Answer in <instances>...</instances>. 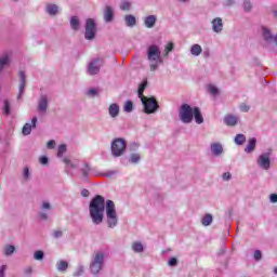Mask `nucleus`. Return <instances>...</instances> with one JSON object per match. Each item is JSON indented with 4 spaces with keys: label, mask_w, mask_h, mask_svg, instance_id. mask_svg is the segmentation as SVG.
Here are the masks:
<instances>
[{
    "label": "nucleus",
    "mask_w": 277,
    "mask_h": 277,
    "mask_svg": "<svg viewBox=\"0 0 277 277\" xmlns=\"http://www.w3.org/2000/svg\"><path fill=\"white\" fill-rule=\"evenodd\" d=\"M89 211L93 224H102L105 215V198L101 195L95 196L90 202Z\"/></svg>",
    "instance_id": "1"
},
{
    "label": "nucleus",
    "mask_w": 277,
    "mask_h": 277,
    "mask_svg": "<svg viewBox=\"0 0 277 277\" xmlns=\"http://www.w3.org/2000/svg\"><path fill=\"white\" fill-rule=\"evenodd\" d=\"M147 60L150 63L149 68L151 72H155L161 64H163V57H161V50L159 45L151 44L147 49Z\"/></svg>",
    "instance_id": "2"
},
{
    "label": "nucleus",
    "mask_w": 277,
    "mask_h": 277,
    "mask_svg": "<svg viewBox=\"0 0 277 277\" xmlns=\"http://www.w3.org/2000/svg\"><path fill=\"white\" fill-rule=\"evenodd\" d=\"M106 217L108 228L118 226V213L116 212V205L111 200L106 201Z\"/></svg>",
    "instance_id": "3"
},
{
    "label": "nucleus",
    "mask_w": 277,
    "mask_h": 277,
    "mask_svg": "<svg viewBox=\"0 0 277 277\" xmlns=\"http://www.w3.org/2000/svg\"><path fill=\"white\" fill-rule=\"evenodd\" d=\"M127 150V141L124 138H115L111 142V155L114 157H122Z\"/></svg>",
    "instance_id": "4"
},
{
    "label": "nucleus",
    "mask_w": 277,
    "mask_h": 277,
    "mask_svg": "<svg viewBox=\"0 0 277 277\" xmlns=\"http://www.w3.org/2000/svg\"><path fill=\"white\" fill-rule=\"evenodd\" d=\"M104 263H105V253L101 251L96 252L90 266L92 274H98V272L103 269Z\"/></svg>",
    "instance_id": "5"
},
{
    "label": "nucleus",
    "mask_w": 277,
    "mask_h": 277,
    "mask_svg": "<svg viewBox=\"0 0 277 277\" xmlns=\"http://www.w3.org/2000/svg\"><path fill=\"white\" fill-rule=\"evenodd\" d=\"M180 119L185 124H189L194 120V108L188 104H183L180 108Z\"/></svg>",
    "instance_id": "6"
},
{
    "label": "nucleus",
    "mask_w": 277,
    "mask_h": 277,
    "mask_svg": "<svg viewBox=\"0 0 277 277\" xmlns=\"http://www.w3.org/2000/svg\"><path fill=\"white\" fill-rule=\"evenodd\" d=\"M143 105H144V111L145 114H155L157 109H159V103H157V98L155 97H143L141 98Z\"/></svg>",
    "instance_id": "7"
},
{
    "label": "nucleus",
    "mask_w": 277,
    "mask_h": 277,
    "mask_svg": "<svg viewBox=\"0 0 277 277\" xmlns=\"http://www.w3.org/2000/svg\"><path fill=\"white\" fill-rule=\"evenodd\" d=\"M85 40H94L96 38V22L94 18H88L85 23Z\"/></svg>",
    "instance_id": "8"
},
{
    "label": "nucleus",
    "mask_w": 277,
    "mask_h": 277,
    "mask_svg": "<svg viewBox=\"0 0 277 277\" xmlns=\"http://www.w3.org/2000/svg\"><path fill=\"white\" fill-rule=\"evenodd\" d=\"M101 66H103V58H95L89 63L88 74L98 75L101 72Z\"/></svg>",
    "instance_id": "9"
},
{
    "label": "nucleus",
    "mask_w": 277,
    "mask_h": 277,
    "mask_svg": "<svg viewBox=\"0 0 277 277\" xmlns=\"http://www.w3.org/2000/svg\"><path fill=\"white\" fill-rule=\"evenodd\" d=\"M269 153H265L262 154L259 159H258V164L260 166V168H262L263 170H269V166H271V160H269Z\"/></svg>",
    "instance_id": "10"
},
{
    "label": "nucleus",
    "mask_w": 277,
    "mask_h": 277,
    "mask_svg": "<svg viewBox=\"0 0 277 277\" xmlns=\"http://www.w3.org/2000/svg\"><path fill=\"white\" fill-rule=\"evenodd\" d=\"M47 109H49V97L47 95H40L38 111H40V114H47Z\"/></svg>",
    "instance_id": "11"
},
{
    "label": "nucleus",
    "mask_w": 277,
    "mask_h": 277,
    "mask_svg": "<svg viewBox=\"0 0 277 277\" xmlns=\"http://www.w3.org/2000/svg\"><path fill=\"white\" fill-rule=\"evenodd\" d=\"M25 85H27V76H25V71H19V94L17 98L21 100L25 92Z\"/></svg>",
    "instance_id": "12"
},
{
    "label": "nucleus",
    "mask_w": 277,
    "mask_h": 277,
    "mask_svg": "<svg viewBox=\"0 0 277 277\" xmlns=\"http://www.w3.org/2000/svg\"><path fill=\"white\" fill-rule=\"evenodd\" d=\"M31 122H32V126L30 123H25V126L23 127V130H22L23 135L31 134V129H36V123L38 122V117H34Z\"/></svg>",
    "instance_id": "13"
},
{
    "label": "nucleus",
    "mask_w": 277,
    "mask_h": 277,
    "mask_svg": "<svg viewBox=\"0 0 277 277\" xmlns=\"http://www.w3.org/2000/svg\"><path fill=\"white\" fill-rule=\"evenodd\" d=\"M212 29L215 34H221L222 29H224V23L221 17H216L212 21Z\"/></svg>",
    "instance_id": "14"
},
{
    "label": "nucleus",
    "mask_w": 277,
    "mask_h": 277,
    "mask_svg": "<svg viewBox=\"0 0 277 277\" xmlns=\"http://www.w3.org/2000/svg\"><path fill=\"white\" fill-rule=\"evenodd\" d=\"M104 21L106 23H111L114 21V9L111 6L107 5L104 11Z\"/></svg>",
    "instance_id": "15"
},
{
    "label": "nucleus",
    "mask_w": 277,
    "mask_h": 277,
    "mask_svg": "<svg viewBox=\"0 0 277 277\" xmlns=\"http://www.w3.org/2000/svg\"><path fill=\"white\" fill-rule=\"evenodd\" d=\"M263 31V38L266 42H275L276 41V36L272 35L269 29L262 27Z\"/></svg>",
    "instance_id": "16"
},
{
    "label": "nucleus",
    "mask_w": 277,
    "mask_h": 277,
    "mask_svg": "<svg viewBox=\"0 0 277 277\" xmlns=\"http://www.w3.org/2000/svg\"><path fill=\"white\" fill-rule=\"evenodd\" d=\"M156 23H157V16L148 15L147 17H145L144 24H145V27H147L148 29H153Z\"/></svg>",
    "instance_id": "17"
},
{
    "label": "nucleus",
    "mask_w": 277,
    "mask_h": 277,
    "mask_svg": "<svg viewBox=\"0 0 277 277\" xmlns=\"http://www.w3.org/2000/svg\"><path fill=\"white\" fill-rule=\"evenodd\" d=\"M239 118H237V116H233V115H227L224 118V122L225 124H227V127H235V124H237Z\"/></svg>",
    "instance_id": "18"
},
{
    "label": "nucleus",
    "mask_w": 277,
    "mask_h": 277,
    "mask_svg": "<svg viewBox=\"0 0 277 277\" xmlns=\"http://www.w3.org/2000/svg\"><path fill=\"white\" fill-rule=\"evenodd\" d=\"M146 88H148V80L145 79L141 82V84L138 85V90H137V94H138V98H145L146 96L144 95V90H146Z\"/></svg>",
    "instance_id": "19"
},
{
    "label": "nucleus",
    "mask_w": 277,
    "mask_h": 277,
    "mask_svg": "<svg viewBox=\"0 0 277 277\" xmlns=\"http://www.w3.org/2000/svg\"><path fill=\"white\" fill-rule=\"evenodd\" d=\"M108 111L111 118H116L118 117V114H120V106H118V104H111L108 108Z\"/></svg>",
    "instance_id": "20"
},
{
    "label": "nucleus",
    "mask_w": 277,
    "mask_h": 277,
    "mask_svg": "<svg viewBox=\"0 0 277 277\" xmlns=\"http://www.w3.org/2000/svg\"><path fill=\"white\" fill-rule=\"evenodd\" d=\"M211 150H212V155H222V153L224 151V148L222 147V144L220 143H214L211 145Z\"/></svg>",
    "instance_id": "21"
},
{
    "label": "nucleus",
    "mask_w": 277,
    "mask_h": 277,
    "mask_svg": "<svg viewBox=\"0 0 277 277\" xmlns=\"http://www.w3.org/2000/svg\"><path fill=\"white\" fill-rule=\"evenodd\" d=\"M193 115L195 116V121L197 122V124H202V122H205L202 114L200 113V108L195 107Z\"/></svg>",
    "instance_id": "22"
},
{
    "label": "nucleus",
    "mask_w": 277,
    "mask_h": 277,
    "mask_svg": "<svg viewBox=\"0 0 277 277\" xmlns=\"http://www.w3.org/2000/svg\"><path fill=\"white\" fill-rule=\"evenodd\" d=\"M256 148V138L252 137L249 140L245 153H252Z\"/></svg>",
    "instance_id": "23"
},
{
    "label": "nucleus",
    "mask_w": 277,
    "mask_h": 277,
    "mask_svg": "<svg viewBox=\"0 0 277 277\" xmlns=\"http://www.w3.org/2000/svg\"><path fill=\"white\" fill-rule=\"evenodd\" d=\"M127 27H135L137 19L133 15H126L124 17Z\"/></svg>",
    "instance_id": "24"
},
{
    "label": "nucleus",
    "mask_w": 277,
    "mask_h": 277,
    "mask_svg": "<svg viewBox=\"0 0 277 277\" xmlns=\"http://www.w3.org/2000/svg\"><path fill=\"white\" fill-rule=\"evenodd\" d=\"M92 169L90 168V164L88 162H83L82 168L80 169V172L82 173L83 179H88L90 176V171Z\"/></svg>",
    "instance_id": "25"
},
{
    "label": "nucleus",
    "mask_w": 277,
    "mask_h": 277,
    "mask_svg": "<svg viewBox=\"0 0 277 277\" xmlns=\"http://www.w3.org/2000/svg\"><path fill=\"white\" fill-rule=\"evenodd\" d=\"M56 269L58 272H66L68 269V262L61 260L56 263Z\"/></svg>",
    "instance_id": "26"
},
{
    "label": "nucleus",
    "mask_w": 277,
    "mask_h": 277,
    "mask_svg": "<svg viewBox=\"0 0 277 277\" xmlns=\"http://www.w3.org/2000/svg\"><path fill=\"white\" fill-rule=\"evenodd\" d=\"M190 53H192V55H195L196 57H198V55H200V53H202V47H200V44L192 45Z\"/></svg>",
    "instance_id": "27"
},
{
    "label": "nucleus",
    "mask_w": 277,
    "mask_h": 277,
    "mask_svg": "<svg viewBox=\"0 0 277 277\" xmlns=\"http://www.w3.org/2000/svg\"><path fill=\"white\" fill-rule=\"evenodd\" d=\"M47 12L51 16H55V14H57V12H58V8L55 4H48Z\"/></svg>",
    "instance_id": "28"
},
{
    "label": "nucleus",
    "mask_w": 277,
    "mask_h": 277,
    "mask_svg": "<svg viewBox=\"0 0 277 277\" xmlns=\"http://www.w3.org/2000/svg\"><path fill=\"white\" fill-rule=\"evenodd\" d=\"M213 222V216L211 214H206L202 220H201V224L203 226H211V223Z\"/></svg>",
    "instance_id": "29"
},
{
    "label": "nucleus",
    "mask_w": 277,
    "mask_h": 277,
    "mask_svg": "<svg viewBox=\"0 0 277 277\" xmlns=\"http://www.w3.org/2000/svg\"><path fill=\"white\" fill-rule=\"evenodd\" d=\"M132 250L133 252H144V245L140 241H135L132 243Z\"/></svg>",
    "instance_id": "30"
},
{
    "label": "nucleus",
    "mask_w": 277,
    "mask_h": 277,
    "mask_svg": "<svg viewBox=\"0 0 277 277\" xmlns=\"http://www.w3.org/2000/svg\"><path fill=\"white\" fill-rule=\"evenodd\" d=\"M79 25H80L79 18H77V16H72L70 19L71 29H74V31H78Z\"/></svg>",
    "instance_id": "31"
},
{
    "label": "nucleus",
    "mask_w": 277,
    "mask_h": 277,
    "mask_svg": "<svg viewBox=\"0 0 277 277\" xmlns=\"http://www.w3.org/2000/svg\"><path fill=\"white\" fill-rule=\"evenodd\" d=\"M10 64V57L8 55H4L0 58V72L3 70V67L8 66Z\"/></svg>",
    "instance_id": "32"
},
{
    "label": "nucleus",
    "mask_w": 277,
    "mask_h": 277,
    "mask_svg": "<svg viewBox=\"0 0 277 277\" xmlns=\"http://www.w3.org/2000/svg\"><path fill=\"white\" fill-rule=\"evenodd\" d=\"M235 143L238 144V146H242V144H246V135L237 134L235 137Z\"/></svg>",
    "instance_id": "33"
},
{
    "label": "nucleus",
    "mask_w": 277,
    "mask_h": 277,
    "mask_svg": "<svg viewBox=\"0 0 277 277\" xmlns=\"http://www.w3.org/2000/svg\"><path fill=\"white\" fill-rule=\"evenodd\" d=\"M15 250H16V248H14V246L8 245L6 247H4L5 256H10L11 254H14Z\"/></svg>",
    "instance_id": "34"
},
{
    "label": "nucleus",
    "mask_w": 277,
    "mask_h": 277,
    "mask_svg": "<svg viewBox=\"0 0 277 277\" xmlns=\"http://www.w3.org/2000/svg\"><path fill=\"white\" fill-rule=\"evenodd\" d=\"M208 92H209L210 94H213V96H217V94H220V90L216 89V87L213 85V84H209V85H208Z\"/></svg>",
    "instance_id": "35"
},
{
    "label": "nucleus",
    "mask_w": 277,
    "mask_h": 277,
    "mask_svg": "<svg viewBox=\"0 0 277 277\" xmlns=\"http://www.w3.org/2000/svg\"><path fill=\"white\" fill-rule=\"evenodd\" d=\"M123 111L131 114V111H133V102H131V101L126 102Z\"/></svg>",
    "instance_id": "36"
},
{
    "label": "nucleus",
    "mask_w": 277,
    "mask_h": 277,
    "mask_svg": "<svg viewBox=\"0 0 277 277\" xmlns=\"http://www.w3.org/2000/svg\"><path fill=\"white\" fill-rule=\"evenodd\" d=\"M120 10L127 11L129 12V10H131V2L129 1H122L120 3Z\"/></svg>",
    "instance_id": "37"
},
{
    "label": "nucleus",
    "mask_w": 277,
    "mask_h": 277,
    "mask_svg": "<svg viewBox=\"0 0 277 277\" xmlns=\"http://www.w3.org/2000/svg\"><path fill=\"white\" fill-rule=\"evenodd\" d=\"M67 148L66 145L62 144L58 146L57 157H64V153H66Z\"/></svg>",
    "instance_id": "38"
},
{
    "label": "nucleus",
    "mask_w": 277,
    "mask_h": 277,
    "mask_svg": "<svg viewBox=\"0 0 277 277\" xmlns=\"http://www.w3.org/2000/svg\"><path fill=\"white\" fill-rule=\"evenodd\" d=\"M98 92H101V89H89L87 94L88 96L94 97L97 96Z\"/></svg>",
    "instance_id": "39"
},
{
    "label": "nucleus",
    "mask_w": 277,
    "mask_h": 277,
    "mask_svg": "<svg viewBox=\"0 0 277 277\" xmlns=\"http://www.w3.org/2000/svg\"><path fill=\"white\" fill-rule=\"evenodd\" d=\"M141 158H142V157L140 156V154H132V155L130 156V161H131L132 163H137V161H140Z\"/></svg>",
    "instance_id": "40"
},
{
    "label": "nucleus",
    "mask_w": 277,
    "mask_h": 277,
    "mask_svg": "<svg viewBox=\"0 0 277 277\" xmlns=\"http://www.w3.org/2000/svg\"><path fill=\"white\" fill-rule=\"evenodd\" d=\"M3 111H4L5 116H10L11 108H10V102H8V100L4 101Z\"/></svg>",
    "instance_id": "41"
},
{
    "label": "nucleus",
    "mask_w": 277,
    "mask_h": 277,
    "mask_svg": "<svg viewBox=\"0 0 277 277\" xmlns=\"http://www.w3.org/2000/svg\"><path fill=\"white\" fill-rule=\"evenodd\" d=\"M34 256H35L36 261H42V259H44V252L36 251Z\"/></svg>",
    "instance_id": "42"
},
{
    "label": "nucleus",
    "mask_w": 277,
    "mask_h": 277,
    "mask_svg": "<svg viewBox=\"0 0 277 277\" xmlns=\"http://www.w3.org/2000/svg\"><path fill=\"white\" fill-rule=\"evenodd\" d=\"M243 9H245V12H250V10H252V3L250 1H245Z\"/></svg>",
    "instance_id": "43"
},
{
    "label": "nucleus",
    "mask_w": 277,
    "mask_h": 277,
    "mask_svg": "<svg viewBox=\"0 0 277 277\" xmlns=\"http://www.w3.org/2000/svg\"><path fill=\"white\" fill-rule=\"evenodd\" d=\"M169 265H170L171 267H176V265H179V260H176V258H171V259L169 260Z\"/></svg>",
    "instance_id": "44"
},
{
    "label": "nucleus",
    "mask_w": 277,
    "mask_h": 277,
    "mask_svg": "<svg viewBox=\"0 0 277 277\" xmlns=\"http://www.w3.org/2000/svg\"><path fill=\"white\" fill-rule=\"evenodd\" d=\"M263 254L261 253V250H255L254 252V259L255 261H261Z\"/></svg>",
    "instance_id": "45"
},
{
    "label": "nucleus",
    "mask_w": 277,
    "mask_h": 277,
    "mask_svg": "<svg viewBox=\"0 0 277 277\" xmlns=\"http://www.w3.org/2000/svg\"><path fill=\"white\" fill-rule=\"evenodd\" d=\"M5 269H8V265H2L0 267V277H5Z\"/></svg>",
    "instance_id": "46"
},
{
    "label": "nucleus",
    "mask_w": 277,
    "mask_h": 277,
    "mask_svg": "<svg viewBox=\"0 0 277 277\" xmlns=\"http://www.w3.org/2000/svg\"><path fill=\"white\" fill-rule=\"evenodd\" d=\"M240 111H243V113L250 111V106H248L246 104H241L240 105Z\"/></svg>",
    "instance_id": "47"
},
{
    "label": "nucleus",
    "mask_w": 277,
    "mask_h": 277,
    "mask_svg": "<svg viewBox=\"0 0 277 277\" xmlns=\"http://www.w3.org/2000/svg\"><path fill=\"white\" fill-rule=\"evenodd\" d=\"M23 176L26 181H27V179H29V168H27V167L24 168Z\"/></svg>",
    "instance_id": "48"
},
{
    "label": "nucleus",
    "mask_w": 277,
    "mask_h": 277,
    "mask_svg": "<svg viewBox=\"0 0 277 277\" xmlns=\"http://www.w3.org/2000/svg\"><path fill=\"white\" fill-rule=\"evenodd\" d=\"M62 235H63L62 230H55V232H53V237H54L55 239H60V237H62Z\"/></svg>",
    "instance_id": "49"
},
{
    "label": "nucleus",
    "mask_w": 277,
    "mask_h": 277,
    "mask_svg": "<svg viewBox=\"0 0 277 277\" xmlns=\"http://www.w3.org/2000/svg\"><path fill=\"white\" fill-rule=\"evenodd\" d=\"M173 49H174V43H168L166 47L167 54H169L170 51H172Z\"/></svg>",
    "instance_id": "50"
},
{
    "label": "nucleus",
    "mask_w": 277,
    "mask_h": 277,
    "mask_svg": "<svg viewBox=\"0 0 277 277\" xmlns=\"http://www.w3.org/2000/svg\"><path fill=\"white\" fill-rule=\"evenodd\" d=\"M40 163H42V166H47L49 163V158H47V156L41 157Z\"/></svg>",
    "instance_id": "51"
},
{
    "label": "nucleus",
    "mask_w": 277,
    "mask_h": 277,
    "mask_svg": "<svg viewBox=\"0 0 277 277\" xmlns=\"http://www.w3.org/2000/svg\"><path fill=\"white\" fill-rule=\"evenodd\" d=\"M32 272H34V269L31 268V266H28L25 268L24 274H26V276H31Z\"/></svg>",
    "instance_id": "52"
},
{
    "label": "nucleus",
    "mask_w": 277,
    "mask_h": 277,
    "mask_svg": "<svg viewBox=\"0 0 277 277\" xmlns=\"http://www.w3.org/2000/svg\"><path fill=\"white\" fill-rule=\"evenodd\" d=\"M47 146H48V148H50V149L55 148V141H54V140L49 141L48 144H47Z\"/></svg>",
    "instance_id": "53"
},
{
    "label": "nucleus",
    "mask_w": 277,
    "mask_h": 277,
    "mask_svg": "<svg viewBox=\"0 0 277 277\" xmlns=\"http://www.w3.org/2000/svg\"><path fill=\"white\" fill-rule=\"evenodd\" d=\"M81 196L83 197V198H88V196H90V190L89 189H82L81 190Z\"/></svg>",
    "instance_id": "54"
},
{
    "label": "nucleus",
    "mask_w": 277,
    "mask_h": 277,
    "mask_svg": "<svg viewBox=\"0 0 277 277\" xmlns=\"http://www.w3.org/2000/svg\"><path fill=\"white\" fill-rule=\"evenodd\" d=\"M63 161L64 163H66V166H70V168H77V164L70 163V160H68L67 158H65Z\"/></svg>",
    "instance_id": "55"
},
{
    "label": "nucleus",
    "mask_w": 277,
    "mask_h": 277,
    "mask_svg": "<svg viewBox=\"0 0 277 277\" xmlns=\"http://www.w3.org/2000/svg\"><path fill=\"white\" fill-rule=\"evenodd\" d=\"M42 209L51 210V203H49V201H43L42 202Z\"/></svg>",
    "instance_id": "56"
},
{
    "label": "nucleus",
    "mask_w": 277,
    "mask_h": 277,
    "mask_svg": "<svg viewBox=\"0 0 277 277\" xmlns=\"http://www.w3.org/2000/svg\"><path fill=\"white\" fill-rule=\"evenodd\" d=\"M230 173L229 172H225L224 174H223V181H230Z\"/></svg>",
    "instance_id": "57"
},
{
    "label": "nucleus",
    "mask_w": 277,
    "mask_h": 277,
    "mask_svg": "<svg viewBox=\"0 0 277 277\" xmlns=\"http://www.w3.org/2000/svg\"><path fill=\"white\" fill-rule=\"evenodd\" d=\"M39 217H40V220H49V216L44 212H40Z\"/></svg>",
    "instance_id": "58"
},
{
    "label": "nucleus",
    "mask_w": 277,
    "mask_h": 277,
    "mask_svg": "<svg viewBox=\"0 0 277 277\" xmlns=\"http://www.w3.org/2000/svg\"><path fill=\"white\" fill-rule=\"evenodd\" d=\"M269 200L271 202H277V194H272Z\"/></svg>",
    "instance_id": "59"
},
{
    "label": "nucleus",
    "mask_w": 277,
    "mask_h": 277,
    "mask_svg": "<svg viewBox=\"0 0 277 277\" xmlns=\"http://www.w3.org/2000/svg\"><path fill=\"white\" fill-rule=\"evenodd\" d=\"M114 174H116V171H108L104 173V176H114Z\"/></svg>",
    "instance_id": "60"
},
{
    "label": "nucleus",
    "mask_w": 277,
    "mask_h": 277,
    "mask_svg": "<svg viewBox=\"0 0 277 277\" xmlns=\"http://www.w3.org/2000/svg\"><path fill=\"white\" fill-rule=\"evenodd\" d=\"M235 3V0H226V5H233Z\"/></svg>",
    "instance_id": "61"
},
{
    "label": "nucleus",
    "mask_w": 277,
    "mask_h": 277,
    "mask_svg": "<svg viewBox=\"0 0 277 277\" xmlns=\"http://www.w3.org/2000/svg\"><path fill=\"white\" fill-rule=\"evenodd\" d=\"M179 1H181L182 3H187V1L189 0H179Z\"/></svg>",
    "instance_id": "62"
},
{
    "label": "nucleus",
    "mask_w": 277,
    "mask_h": 277,
    "mask_svg": "<svg viewBox=\"0 0 277 277\" xmlns=\"http://www.w3.org/2000/svg\"><path fill=\"white\" fill-rule=\"evenodd\" d=\"M274 274H276V275H277V267H275V269H274Z\"/></svg>",
    "instance_id": "63"
},
{
    "label": "nucleus",
    "mask_w": 277,
    "mask_h": 277,
    "mask_svg": "<svg viewBox=\"0 0 277 277\" xmlns=\"http://www.w3.org/2000/svg\"><path fill=\"white\" fill-rule=\"evenodd\" d=\"M275 43L277 44V36L275 37Z\"/></svg>",
    "instance_id": "64"
}]
</instances>
